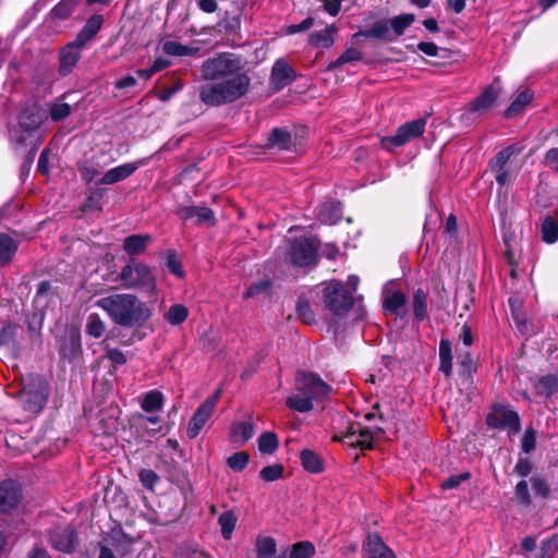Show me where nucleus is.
I'll return each mask as SVG.
<instances>
[{"label":"nucleus","instance_id":"1","mask_svg":"<svg viewBox=\"0 0 558 558\" xmlns=\"http://www.w3.org/2000/svg\"><path fill=\"white\" fill-rule=\"evenodd\" d=\"M241 68L240 59L229 52L219 53L204 61L201 66L204 80H226L202 85L199 99L207 106H220L245 95L250 86V78L246 74L240 73Z\"/></svg>","mask_w":558,"mask_h":558},{"label":"nucleus","instance_id":"2","mask_svg":"<svg viewBox=\"0 0 558 558\" xmlns=\"http://www.w3.org/2000/svg\"><path fill=\"white\" fill-rule=\"evenodd\" d=\"M95 305L106 312L114 324L125 328L143 326L151 316V311L146 303L129 293H114L100 298Z\"/></svg>","mask_w":558,"mask_h":558},{"label":"nucleus","instance_id":"3","mask_svg":"<svg viewBox=\"0 0 558 558\" xmlns=\"http://www.w3.org/2000/svg\"><path fill=\"white\" fill-rule=\"evenodd\" d=\"M330 392V387L314 374H300L296 377L295 391L287 398L289 409L305 413L314 408V401H320Z\"/></svg>","mask_w":558,"mask_h":558},{"label":"nucleus","instance_id":"4","mask_svg":"<svg viewBox=\"0 0 558 558\" xmlns=\"http://www.w3.org/2000/svg\"><path fill=\"white\" fill-rule=\"evenodd\" d=\"M317 242L314 238L300 236L290 239L286 252V259L296 267H308L317 263Z\"/></svg>","mask_w":558,"mask_h":558},{"label":"nucleus","instance_id":"5","mask_svg":"<svg viewBox=\"0 0 558 558\" xmlns=\"http://www.w3.org/2000/svg\"><path fill=\"white\" fill-rule=\"evenodd\" d=\"M120 277L128 289H137L147 294H153L156 290L155 277L149 267L144 264L124 266Z\"/></svg>","mask_w":558,"mask_h":558},{"label":"nucleus","instance_id":"6","mask_svg":"<svg viewBox=\"0 0 558 558\" xmlns=\"http://www.w3.org/2000/svg\"><path fill=\"white\" fill-rule=\"evenodd\" d=\"M47 398V386L39 376L32 377L31 383L20 392L24 410L34 414L39 413L44 409Z\"/></svg>","mask_w":558,"mask_h":558},{"label":"nucleus","instance_id":"7","mask_svg":"<svg viewBox=\"0 0 558 558\" xmlns=\"http://www.w3.org/2000/svg\"><path fill=\"white\" fill-rule=\"evenodd\" d=\"M426 126L425 119H417L400 125L395 135L385 136L381 138V147L387 150H392L396 147L405 145L407 143L420 137Z\"/></svg>","mask_w":558,"mask_h":558},{"label":"nucleus","instance_id":"8","mask_svg":"<svg viewBox=\"0 0 558 558\" xmlns=\"http://www.w3.org/2000/svg\"><path fill=\"white\" fill-rule=\"evenodd\" d=\"M487 424L497 429L507 430L510 435L520 432L519 414L507 405H495L487 415Z\"/></svg>","mask_w":558,"mask_h":558},{"label":"nucleus","instance_id":"9","mask_svg":"<svg viewBox=\"0 0 558 558\" xmlns=\"http://www.w3.org/2000/svg\"><path fill=\"white\" fill-rule=\"evenodd\" d=\"M324 303L332 313L340 315L352 305V296L341 282L331 281L324 288Z\"/></svg>","mask_w":558,"mask_h":558},{"label":"nucleus","instance_id":"10","mask_svg":"<svg viewBox=\"0 0 558 558\" xmlns=\"http://www.w3.org/2000/svg\"><path fill=\"white\" fill-rule=\"evenodd\" d=\"M220 396V391L218 390L215 395L208 397L194 412L191 417L187 428L186 435L190 439L196 438L209 418L213 416L218 399Z\"/></svg>","mask_w":558,"mask_h":558},{"label":"nucleus","instance_id":"11","mask_svg":"<svg viewBox=\"0 0 558 558\" xmlns=\"http://www.w3.org/2000/svg\"><path fill=\"white\" fill-rule=\"evenodd\" d=\"M332 440L351 447L368 449L373 444V434L368 428L361 426L359 423H350L345 432L335 434Z\"/></svg>","mask_w":558,"mask_h":558},{"label":"nucleus","instance_id":"12","mask_svg":"<svg viewBox=\"0 0 558 558\" xmlns=\"http://www.w3.org/2000/svg\"><path fill=\"white\" fill-rule=\"evenodd\" d=\"M54 298L51 284L48 281H43L38 284L37 292L34 299L36 308L39 312L34 313L32 320L28 322L29 329L36 331L40 329L44 320V307Z\"/></svg>","mask_w":558,"mask_h":558},{"label":"nucleus","instance_id":"13","mask_svg":"<svg viewBox=\"0 0 558 558\" xmlns=\"http://www.w3.org/2000/svg\"><path fill=\"white\" fill-rule=\"evenodd\" d=\"M22 500V488L13 480L0 483V513L15 509Z\"/></svg>","mask_w":558,"mask_h":558},{"label":"nucleus","instance_id":"14","mask_svg":"<svg viewBox=\"0 0 558 558\" xmlns=\"http://www.w3.org/2000/svg\"><path fill=\"white\" fill-rule=\"evenodd\" d=\"M49 542L51 546L63 553H71L76 545V534L70 525L58 526L50 532Z\"/></svg>","mask_w":558,"mask_h":558},{"label":"nucleus","instance_id":"15","mask_svg":"<svg viewBox=\"0 0 558 558\" xmlns=\"http://www.w3.org/2000/svg\"><path fill=\"white\" fill-rule=\"evenodd\" d=\"M499 96V89L495 86H488L484 92L470 102L468 112L474 117H481L492 109Z\"/></svg>","mask_w":558,"mask_h":558},{"label":"nucleus","instance_id":"16","mask_svg":"<svg viewBox=\"0 0 558 558\" xmlns=\"http://www.w3.org/2000/svg\"><path fill=\"white\" fill-rule=\"evenodd\" d=\"M363 551L364 558H397L393 551L376 533L367 536L363 545Z\"/></svg>","mask_w":558,"mask_h":558},{"label":"nucleus","instance_id":"17","mask_svg":"<svg viewBox=\"0 0 558 558\" xmlns=\"http://www.w3.org/2000/svg\"><path fill=\"white\" fill-rule=\"evenodd\" d=\"M85 45L78 44L75 39L74 41L68 44L60 52V68L59 72L62 75L69 74L73 68L76 65L77 61L81 58V49Z\"/></svg>","mask_w":558,"mask_h":558},{"label":"nucleus","instance_id":"18","mask_svg":"<svg viewBox=\"0 0 558 558\" xmlns=\"http://www.w3.org/2000/svg\"><path fill=\"white\" fill-rule=\"evenodd\" d=\"M140 167V162H128L111 168L97 181V184L111 185L131 177Z\"/></svg>","mask_w":558,"mask_h":558},{"label":"nucleus","instance_id":"19","mask_svg":"<svg viewBox=\"0 0 558 558\" xmlns=\"http://www.w3.org/2000/svg\"><path fill=\"white\" fill-rule=\"evenodd\" d=\"M178 215L185 221L195 218L198 225H213L215 222V215L208 207L184 206L178 210Z\"/></svg>","mask_w":558,"mask_h":558},{"label":"nucleus","instance_id":"20","mask_svg":"<svg viewBox=\"0 0 558 558\" xmlns=\"http://www.w3.org/2000/svg\"><path fill=\"white\" fill-rule=\"evenodd\" d=\"M45 119V112L37 107L24 109L19 119L20 128L25 132H32L40 126Z\"/></svg>","mask_w":558,"mask_h":558},{"label":"nucleus","instance_id":"21","mask_svg":"<svg viewBox=\"0 0 558 558\" xmlns=\"http://www.w3.org/2000/svg\"><path fill=\"white\" fill-rule=\"evenodd\" d=\"M294 72L284 61L277 60L271 71V82L277 88H282L293 81Z\"/></svg>","mask_w":558,"mask_h":558},{"label":"nucleus","instance_id":"22","mask_svg":"<svg viewBox=\"0 0 558 558\" xmlns=\"http://www.w3.org/2000/svg\"><path fill=\"white\" fill-rule=\"evenodd\" d=\"M106 166L107 163H101L98 158L92 157L78 165V172L86 183H90L101 174Z\"/></svg>","mask_w":558,"mask_h":558},{"label":"nucleus","instance_id":"23","mask_svg":"<svg viewBox=\"0 0 558 558\" xmlns=\"http://www.w3.org/2000/svg\"><path fill=\"white\" fill-rule=\"evenodd\" d=\"M301 464L310 473L318 474L325 470L323 458L311 449H304L300 453Z\"/></svg>","mask_w":558,"mask_h":558},{"label":"nucleus","instance_id":"24","mask_svg":"<svg viewBox=\"0 0 558 558\" xmlns=\"http://www.w3.org/2000/svg\"><path fill=\"white\" fill-rule=\"evenodd\" d=\"M104 19L101 15L90 16L75 38L78 44L86 45L101 28Z\"/></svg>","mask_w":558,"mask_h":558},{"label":"nucleus","instance_id":"25","mask_svg":"<svg viewBox=\"0 0 558 558\" xmlns=\"http://www.w3.org/2000/svg\"><path fill=\"white\" fill-rule=\"evenodd\" d=\"M255 434V427L252 422H238L231 427V440L238 445H244Z\"/></svg>","mask_w":558,"mask_h":558},{"label":"nucleus","instance_id":"26","mask_svg":"<svg viewBox=\"0 0 558 558\" xmlns=\"http://www.w3.org/2000/svg\"><path fill=\"white\" fill-rule=\"evenodd\" d=\"M16 251V241L7 233H0V266L9 264Z\"/></svg>","mask_w":558,"mask_h":558},{"label":"nucleus","instance_id":"27","mask_svg":"<svg viewBox=\"0 0 558 558\" xmlns=\"http://www.w3.org/2000/svg\"><path fill=\"white\" fill-rule=\"evenodd\" d=\"M365 36L381 39L385 41L396 40L395 35L392 34L390 20L375 22L372 28L365 32Z\"/></svg>","mask_w":558,"mask_h":558},{"label":"nucleus","instance_id":"28","mask_svg":"<svg viewBox=\"0 0 558 558\" xmlns=\"http://www.w3.org/2000/svg\"><path fill=\"white\" fill-rule=\"evenodd\" d=\"M149 242H150L149 235L134 234V235L128 236L124 240L123 248L130 255H138L145 251V248Z\"/></svg>","mask_w":558,"mask_h":558},{"label":"nucleus","instance_id":"29","mask_svg":"<svg viewBox=\"0 0 558 558\" xmlns=\"http://www.w3.org/2000/svg\"><path fill=\"white\" fill-rule=\"evenodd\" d=\"M535 389L539 396L551 397L558 391V376L548 374L541 377L535 384Z\"/></svg>","mask_w":558,"mask_h":558},{"label":"nucleus","instance_id":"30","mask_svg":"<svg viewBox=\"0 0 558 558\" xmlns=\"http://www.w3.org/2000/svg\"><path fill=\"white\" fill-rule=\"evenodd\" d=\"M256 558H275L276 541L270 536H258L255 543Z\"/></svg>","mask_w":558,"mask_h":558},{"label":"nucleus","instance_id":"31","mask_svg":"<svg viewBox=\"0 0 558 558\" xmlns=\"http://www.w3.org/2000/svg\"><path fill=\"white\" fill-rule=\"evenodd\" d=\"M162 50L166 54L175 57L195 56L199 52L198 47L185 46L174 40L163 43Z\"/></svg>","mask_w":558,"mask_h":558},{"label":"nucleus","instance_id":"32","mask_svg":"<svg viewBox=\"0 0 558 558\" xmlns=\"http://www.w3.org/2000/svg\"><path fill=\"white\" fill-rule=\"evenodd\" d=\"M341 217V208L338 203L323 204L318 209V218L323 223L333 225Z\"/></svg>","mask_w":558,"mask_h":558},{"label":"nucleus","instance_id":"33","mask_svg":"<svg viewBox=\"0 0 558 558\" xmlns=\"http://www.w3.org/2000/svg\"><path fill=\"white\" fill-rule=\"evenodd\" d=\"M439 371L446 376H450L452 371V354L451 343L448 340L442 339L439 343Z\"/></svg>","mask_w":558,"mask_h":558},{"label":"nucleus","instance_id":"34","mask_svg":"<svg viewBox=\"0 0 558 558\" xmlns=\"http://www.w3.org/2000/svg\"><path fill=\"white\" fill-rule=\"evenodd\" d=\"M163 401V395L159 390H150L143 397L141 407L145 412H155L161 410Z\"/></svg>","mask_w":558,"mask_h":558},{"label":"nucleus","instance_id":"35","mask_svg":"<svg viewBox=\"0 0 558 558\" xmlns=\"http://www.w3.org/2000/svg\"><path fill=\"white\" fill-rule=\"evenodd\" d=\"M532 93H530L529 90L521 92L507 109L506 116L508 118H511L520 114L523 111V109L532 101Z\"/></svg>","mask_w":558,"mask_h":558},{"label":"nucleus","instance_id":"36","mask_svg":"<svg viewBox=\"0 0 558 558\" xmlns=\"http://www.w3.org/2000/svg\"><path fill=\"white\" fill-rule=\"evenodd\" d=\"M189 316V310L183 304H173L165 313L163 318L172 326L181 325Z\"/></svg>","mask_w":558,"mask_h":558},{"label":"nucleus","instance_id":"37","mask_svg":"<svg viewBox=\"0 0 558 558\" xmlns=\"http://www.w3.org/2000/svg\"><path fill=\"white\" fill-rule=\"evenodd\" d=\"M415 16L411 13L400 14L390 19V25L395 39L404 34L405 29L414 22Z\"/></svg>","mask_w":558,"mask_h":558},{"label":"nucleus","instance_id":"38","mask_svg":"<svg viewBox=\"0 0 558 558\" xmlns=\"http://www.w3.org/2000/svg\"><path fill=\"white\" fill-rule=\"evenodd\" d=\"M335 31L336 28L330 26L320 32H314L310 36V41L313 46L328 48L333 44L332 34Z\"/></svg>","mask_w":558,"mask_h":558},{"label":"nucleus","instance_id":"39","mask_svg":"<svg viewBox=\"0 0 558 558\" xmlns=\"http://www.w3.org/2000/svg\"><path fill=\"white\" fill-rule=\"evenodd\" d=\"M218 523L221 529V535L225 539H231L235 524L236 517L232 511H225L218 518Z\"/></svg>","mask_w":558,"mask_h":558},{"label":"nucleus","instance_id":"40","mask_svg":"<svg viewBox=\"0 0 558 558\" xmlns=\"http://www.w3.org/2000/svg\"><path fill=\"white\" fill-rule=\"evenodd\" d=\"M278 445V437L275 433L266 432L258 437V450L262 453H274L277 450Z\"/></svg>","mask_w":558,"mask_h":558},{"label":"nucleus","instance_id":"41","mask_svg":"<svg viewBox=\"0 0 558 558\" xmlns=\"http://www.w3.org/2000/svg\"><path fill=\"white\" fill-rule=\"evenodd\" d=\"M542 236L547 243H555L558 240V221L546 217L542 223Z\"/></svg>","mask_w":558,"mask_h":558},{"label":"nucleus","instance_id":"42","mask_svg":"<svg viewBox=\"0 0 558 558\" xmlns=\"http://www.w3.org/2000/svg\"><path fill=\"white\" fill-rule=\"evenodd\" d=\"M413 312L417 319L423 320L427 315V295L418 289L413 298Z\"/></svg>","mask_w":558,"mask_h":558},{"label":"nucleus","instance_id":"43","mask_svg":"<svg viewBox=\"0 0 558 558\" xmlns=\"http://www.w3.org/2000/svg\"><path fill=\"white\" fill-rule=\"evenodd\" d=\"M250 462V456L245 451H239L227 458V465L234 472L243 471Z\"/></svg>","mask_w":558,"mask_h":558},{"label":"nucleus","instance_id":"44","mask_svg":"<svg viewBox=\"0 0 558 558\" xmlns=\"http://www.w3.org/2000/svg\"><path fill=\"white\" fill-rule=\"evenodd\" d=\"M271 146H277L280 149H289L291 146V135L288 131L275 129L269 137Z\"/></svg>","mask_w":558,"mask_h":558},{"label":"nucleus","instance_id":"45","mask_svg":"<svg viewBox=\"0 0 558 558\" xmlns=\"http://www.w3.org/2000/svg\"><path fill=\"white\" fill-rule=\"evenodd\" d=\"M404 304L405 296L401 292H393L390 295H388L384 301L385 310L392 314H398L399 311L404 306Z\"/></svg>","mask_w":558,"mask_h":558},{"label":"nucleus","instance_id":"46","mask_svg":"<svg viewBox=\"0 0 558 558\" xmlns=\"http://www.w3.org/2000/svg\"><path fill=\"white\" fill-rule=\"evenodd\" d=\"M106 325L97 314H92L88 316L86 331L89 336L99 338L104 335Z\"/></svg>","mask_w":558,"mask_h":558},{"label":"nucleus","instance_id":"47","mask_svg":"<svg viewBox=\"0 0 558 558\" xmlns=\"http://www.w3.org/2000/svg\"><path fill=\"white\" fill-rule=\"evenodd\" d=\"M314 553L315 547L312 543L300 542L292 546L290 558H311Z\"/></svg>","mask_w":558,"mask_h":558},{"label":"nucleus","instance_id":"48","mask_svg":"<svg viewBox=\"0 0 558 558\" xmlns=\"http://www.w3.org/2000/svg\"><path fill=\"white\" fill-rule=\"evenodd\" d=\"M283 466L281 464H272L260 470L259 476L265 482H275L282 477Z\"/></svg>","mask_w":558,"mask_h":558},{"label":"nucleus","instance_id":"49","mask_svg":"<svg viewBox=\"0 0 558 558\" xmlns=\"http://www.w3.org/2000/svg\"><path fill=\"white\" fill-rule=\"evenodd\" d=\"M362 58L361 52L354 48H348L338 59L329 65V69L338 68L344 63L359 61Z\"/></svg>","mask_w":558,"mask_h":558},{"label":"nucleus","instance_id":"50","mask_svg":"<svg viewBox=\"0 0 558 558\" xmlns=\"http://www.w3.org/2000/svg\"><path fill=\"white\" fill-rule=\"evenodd\" d=\"M78 2L80 0H62L54 7L52 12L56 16L65 19L72 13Z\"/></svg>","mask_w":558,"mask_h":558},{"label":"nucleus","instance_id":"51","mask_svg":"<svg viewBox=\"0 0 558 558\" xmlns=\"http://www.w3.org/2000/svg\"><path fill=\"white\" fill-rule=\"evenodd\" d=\"M140 481L144 487L153 490L156 483L159 481V476L153 470L143 469L138 473Z\"/></svg>","mask_w":558,"mask_h":558},{"label":"nucleus","instance_id":"52","mask_svg":"<svg viewBox=\"0 0 558 558\" xmlns=\"http://www.w3.org/2000/svg\"><path fill=\"white\" fill-rule=\"evenodd\" d=\"M296 312L300 318H302L306 324H312L315 320V315L311 310L310 304L303 299L298 301Z\"/></svg>","mask_w":558,"mask_h":558},{"label":"nucleus","instance_id":"53","mask_svg":"<svg viewBox=\"0 0 558 558\" xmlns=\"http://www.w3.org/2000/svg\"><path fill=\"white\" fill-rule=\"evenodd\" d=\"M536 445V432L533 428H526L521 441V448L524 453H530Z\"/></svg>","mask_w":558,"mask_h":558},{"label":"nucleus","instance_id":"54","mask_svg":"<svg viewBox=\"0 0 558 558\" xmlns=\"http://www.w3.org/2000/svg\"><path fill=\"white\" fill-rule=\"evenodd\" d=\"M71 113V106L62 102L54 104L50 109V114L53 121H61L69 117Z\"/></svg>","mask_w":558,"mask_h":558},{"label":"nucleus","instance_id":"55","mask_svg":"<svg viewBox=\"0 0 558 558\" xmlns=\"http://www.w3.org/2000/svg\"><path fill=\"white\" fill-rule=\"evenodd\" d=\"M17 329V325L14 324L4 326L0 331V344H9L10 342H13Z\"/></svg>","mask_w":558,"mask_h":558},{"label":"nucleus","instance_id":"56","mask_svg":"<svg viewBox=\"0 0 558 558\" xmlns=\"http://www.w3.org/2000/svg\"><path fill=\"white\" fill-rule=\"evenodd\" d=\"M270 282L268 280H260L251 284L246 291L244 292V298L248 299L255 296L262 292H265L269 289Z\"/></svg>","mask_w":558,"mask_h":558},{"label":"nucleus","instance_id":"57","mask_svg":"<svg viewBox=\"0 0 558 558\" xmlns=\"http://www.w3.org/2000/svg\"><path fill=\"white\" fill-rule=\"evenodd\" d=\"M470 478V473L469 472H464V473H461V474H456V475H451L450 477H448L442 484H441V487L444 489H452V488H456L458 487L462 482L466 481Z\"/></svg>","mask_w":558,"mask_h":558},{"label":"nucleus","instance_id":"58","mask_svg":"<svg viewBox=\"0 0 558 558\" xmlns=\"http://www.w3.org/2000/svg\"><path fill=\"white\" fill-rule=\"evenodd\" d=\"M106 359H108L114 366L123 365L128 359L125 354L119 349H107Z\"/></svg>","mask_w":558,"mask_h":558},{"label":"nucleus","instance_id":"59","mask_svg":"<svg viewBox=\"0 0 558 558\" xmlns=\"http://www.w3.org/2000/svg\"><path fill=\"white\" fill-rule=\"evenodd\" d=\"M515 497L520 502L529 505L531 502V496L526 481H520L515 486Z\"/></svg>","mask_w":558,"mask_h":558},{"label":"nucleus","instance_id":"60","mask_svg":"<svg viewBox=\"0 0 558 558\" xmlns=\"http://www.w3.org/2000/svg\"><path fill=\"white\" fill-rule=\"evenodd\" d=\"M313 23H314V20L312 17H306L299 24H293V25L288 26L287 33L295 34V33L307 31L308 28H311L313 26Z\"/></svg>","mask_w":558,"mask_h":558},{"label":"nucleus","instance_id":"61","mask_svg":"<svg viewBox=\"0 0 558 558\" xmlns=\"http://www.w3.org/2000/svg\"><path fill=\"white\" fill-rule=\"evenodd\" d=\"M514 151L515 149L512 146L499 151L495 159L496 166L502 169Z\"/></svg>","mask_w":558,"mask_h":558},{"label":"nucleus","instance_id":"62","mask_svg":"<svg viewBox=\"0 0 558 558\" xmlns=\"http://www.w3.org/2000/svg\"><path fill=\"white\" fill-rule=\"evenodd\" d=\"M532 486L536 495L542 497H547L549 494V488L545 480L543 478H533Z\"/></svg>","mask_w":558,"mask_h":558},{"label":"nucleus","instance_id":"63","mask_svg":"<svg viewBox=\"0 0 558 558\" xmlns=\"http://www.w3.org/2000/svg\"><path fill=\"white\" fill-rule=\"evenodd\" d=\"M545 163L551 170L558 172V148H551L546 153Z\"/></svg>","mask_w":558,"mask_h":558},{"label":"nucleus","instance_id":"64","mask_svg":"<svg viewBox=\"0 0 558 558\" xmlns=\"http://www.w3.org/2000/svg\"><path fill=\"white\" fill-rule=\"evenodd\" d=\"M514 470L520 476L525 477L531 473L532 465L529 459H519Z\"/></svg>","mask_w":558,"mask_h":558}]
</instances>
